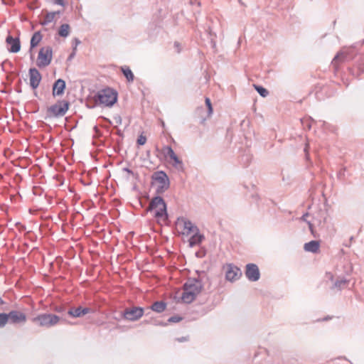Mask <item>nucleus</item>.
Returning a JSON list of instances; mask_svg holds the SVG:
<instances>
[{"instance_id":"obj_1","label":"nucleus","mask_w":364,"mask_h":364,"mask_svg":"<svg viewBox=\"0 0 364 364\" xmlns=\"http://www.w3.org/2000/svg\"><path fill=\"white\" fill-rule=\"evenodd\" d=\"M198 274L197 278H188L183 285V292L181 297L183 302L191 304L197 295L199 294L203 289V279L207 277V274L204 271L196 272Z\"/></svg>"},{"instance_id":"obj_2","label":"nucleus","mask_w":364,"mask_h":364,"mask_svg":"<svg viewBox=\"0 0 364 364\" xmlns=\"http://www.w3.org/2000/svg\"><path fill=\"white\" fill-rule=\"evenodd\" d=\"M156 210L154 217L156 218H163L164 221H166L168 218L167 213V206L165 200L160 195L154 196L149 203L146 211L151 212Z\"/></svg>"},{"instance_id":"obj_3","label":"nucleus","mask_w":364,"mask_h":364,"mask_svg":"<svg viewBox=\"0 0 364 364\" xmlns=\"http://www.w3.org/2000/svg\"><path fill=\"white\" fill-rule=\"evenodd\" d=\"M117 92L110 87L102 89L97 92L94 99L97 104L112 107L117 101Z\"/></svg>"},{"instance_id":"obj_4","label":"nucleus","mask_w":364,"mask_h":364,"mask_svg":"<svg viewBox=\"0 0 364 364\" xmlns=\"http://www.w3.org/2000/svg\"><path fill=\"white\" fill-rule=\"evenodd\" d=\"M152 183L155 182L158 184L156 189L157 195L163 194L170 187V180L167 174L163 171L154 172L151 176Z\"/></svg>"},{"instance_id":"obj_5","label":"nucleus","mask_w":364,"mask_h":364,"mask_svg":"<svg viewBox=\"0 0 364 364\" xmlns=\"http://www.w3.org/2000/svg\"><path fill=\"white\" fill-rule=\"evenodd\" d=\"M60 320L62 319L58 316L53 314H41L31 319L33 323L45 328H50Z\"/></svg>"},{"instance_id":"obj_6","label":"nucleus","mask_w":364,"mask_h":364,"mask_svg":"<svg viewBox=\"0 0 364 364\" xmlns=\"http://www.w3.org/2000/svg\"><path fill=\"white\" fill-rule=\"evenodd\" d=\"M70 107V102L67 100H58L55 104L48 107L46 117H60L64 116Z\"/></svg>"},{"instance_id":"obj_7","label":"nucleus","mask_w":364,"mask_h":364,"mask_svg":"<svg viewBox=\"0 0 364 364\" xmlns=\"http://www.w3.org/2000/svg\"><path fill=\"white\" fill-rule=\"evenodd\" d=\"M53 58V49L50 46L43 47L40 49L36 65L38 68L49 65Z\"/></svg>"},{"instance_id":"obj_8","label":"nucleus","mask_w":364,"mask_h":364,"mask_svg":"<svg viewBox=\"0 0 364 364\" xmlns=\"http://www.w3.org/2000/svg\"><path fill=\"white\" fill-rule=\"evenodd\" d=\"M355 56L353 47L343 48L333 58L332 64L336 67L338 63L351 60Z\"/></svg>"},{"instance_id":"obj_9","label":"nucleus","mask_w":364,"mask_h":364,"mask_svg":"<svg viewBox=\"0 0 364 364\" xmlns=\"http://www.w3.org/2000/svg\"><path fill=\"white\" fill-rule=\"evenodd\" d=\"M144 313V310L142 307L132 306L130 308H126L122 313V318L130 321H136L141 318Z\"/></svg>"},{"instance_id":"obj_10","label":"nucleus","mask_w":364,"mask_h":364,"mask_svg":"<svg viewBox=\"0 0 364 364\" xmlns=\"http://www.w3.org/2000/svg\"><path fill=\"white\" fill-rule=\"evenodd\" d=\"M164 154L166 157L168 156L173 161V166L178 171H183V164L182 161L176 156L173 149L166 146L164 148Z\"/></svg>"},{"instance_id":"obj_11","label":"nucleus","mask_w":364,"mask_h":364,"mask_svg":"<svg viewBox=\"0 0 364 364\" xmlns=\"http://www.w3.org/2000/svg\"><path fill=\"white\" fill-rule=\"evenodd\" d=\"M245 276L251 282H257L259 279L260 272L257 264L249 263L245 267Z\"/></svg>"},{"instance_id":"obj_12","label":"nucleus","mask_w":364,"mask_h":364,"mask_svg":"<svg viewBox=\"0 0 364 364\" xmlns=\"http://www.w3.org/2000/svg\"><path fill=\"white\" fill-rule=\"evenodd\" d=\"M241 276L242 272L239 267L232 264L228 265L225 273V277L227 280L233 282L238 279Z\"/></svg>"},{"instance_id":"obj_13","label":"nucleus","mask_w":364,"mask_h":364,"mask_svg":"<svg viewBox=\"0 0 364 364\" xmlns=\"http://www.w3.org/2000/svg\"><path fill=\"white\" fill-rule=\"evenodd\" d=\"M9 323L11 324L25 323L27 318L26 315L18 311H11L9 314Z\"/></svg>"},{"instance_id":"obj_14","label":"nucleus","mask_w":364,"mask_h":364,"mask_svg":"<svg viewBox=\"0 0 364 364\" xmlns=\"http://www.w3.org/2000/svg\"><path fill=\"white\" fill-rule=\"evenodd\" d=\"M30 86L33 90L36 89L41 82L42 79L41 75L38 69L36 68H31L28 70Z\"/></svg>"},{"instance_id":"obj_15","label":"nucleus","mask_w":364,"mask_h":364,"mask_svg":"<svg viewBox=\"0 0 364 364\" xmlns=\"http://www.w3.org/2000/svg\"><path fill=\"white\" fill-rule=\"evenodd\" d=\"M92 312H93V310L90 308L78 306L77 308L70 307L68 310L67 314L73 318H80L87 314L92 313Z\"/></svg>"},{"instance_id":"obj_16","label":"nucleus","mask_w":364,"mask_h":364,"mask_svg":"<svg viewBox=\"0 0 364 364\" xmlns=\"http://www.w3.org/2000/svg\"><path fill=\"white\" fill-rule=\"evenodd\" d=\"M6 43L10 46L8 50L10 53H18L21 50V42L19 38H14L11 35H8L6 38Z\"/></svg>"},{"instance_id":"obj_17","label":"nucleus","mask_w":364,"mask_h":364,"mask_svg":"<svg viewBox=\"0 0 364 364\" xmlns=\"http://www.w3.org/2000/svg\"><path fill=\"white\" fill-rule=\"evenodd\" d=\"M66 84L65 80L63 79L57 80L53 85V95L55 96H61L65 90Z\"/></svg>"},{"instance_id":"obj_18","label":"nucleus","mask_w":364,"mask_h":364,"mask_svg":"<svg viewBox=\"0 0 364 364\" xmlns=\"http://www.w3.org/2000/svg\"><path fill=\"white\" fill-rule=\"evenodd\" d=\"M42 40V35L40 31L35 32L30 41L29 53H31V58H33L32 50L36 48Z\"/></svg>"},{"instance_id":"obj_19","label":"nucleus","mask_w":364,"mask_h":364,"mask_svg":"<svg viewBox=\"0 0 364 364\" xmlns=\"http://www.w3.org/2000/svg\"><path fill=\"white\" fill-rule=\"evenodd\" d=\"M178 220H181L183 223V229L186 230V233L188 235L191 232H196L199 231V229L197 226L194 225L191 220H188L184 218H178Z\"/></svg>"},{"instance_id":"obj_20","label":"nucleus","mask_w":364,"mask_h":364,"mask_svg":"<svg viewBox=\"0 0 364 364\" xmlns=\"http://www.w3.org/2000/svg\"><path fill=\"white\" fill-rule=\"evenodd\" d=\"M204 239V235L200 234L199 231H197L194 232L193 235L189 239V246L193 247L196 245H200Z\"/></svg>"},{"instance_id":"obj_21","label":"nucleus","mask_w":364,"mask_h":364,"mask_svg":"<svg viewBox=\"0 0 364 364\" xmlns=\"http://www.w3.org/2000/svg\"><path fill=\"white\" fill-rule=\"evenodd\" d=\"M319 242L317 240H311L304 244V249L306 252L316 253L319 249Z\"/></svg>"},{"instance_id":"obj_22","label":"nucleus","mask_w":364,"mask_h":364,"mask_svg":"<svg viewBox=\"0 0 364 364\" xmlns=\"http://www.w3.org/2000/svg\"><path fill=\"white\" fill-rule=\"evenodd\" d=\"M166 307V304L162 301H158L153 303L151 306V309L157 313L163 312Z\"/></svg>"},{"instance_id":"obj_23","label":"nucleus","mask_w":364,"mask_h":364,"mask_svg":"<svg viewBox=\"0 0 364 364\" xmlns=\"http://www.w3.org/2000/svg\"><path fill=\"white\" fill-rule=\"evenodd\" d=\"M121 70L128 82H132L134 80V74L129 67H122Z\"/></svg>"},{"instance_id":"obj_24","label":"nucleus","mask_w":364,"mask_h":364,"mask_svg":"<svg viewBox=\"0 0 364 364\" xmlns=\"http://www.w3.org/2000/svg\"><path fill=\"white\" fill-rule=\"evenodd\" d=\"M70 26L68 23L62 24L58 31V35L65 38L69 35Z\"/></svg>"},{"instance_id":"obj_25","label":"nucleus","mask_w":364,"mask_h":364,"mask_svg":"<svg viewBox=\"0 0 364 364\" xmlns=\"http://www.w3.org/2000/svg\"><path fill=\"white\" fill-rule=\"evenodd\" d=\"M55 16V13L48 12L45 16L44 21L41 23L42 26L47 25L48 23L52 22Z\"/></svg>"},{"instance_id":"obj_26","label":"nucleus","mask_w":364,"mask_h":364,"mask_svg":"<svg viewBox=\"0 0 364 364\" xmlns=\"http://www.w3.org/2000/svg\"><path fill=\"white\" fill-rule=\"evenodd\" d=\"M255 89L260 95V96L265 97L269 95L268 90L261 85H254Z\"/></svg>"},{"instance_id":"obj_27","label":"nucleus","mask_w":364,"mask_h":364,"mask_svg":"<svg viewBox=\"0 0 364 364\" xmlns=\"http://www.w3.org/2000/svg\"><path fill=\"white\" fill-rule=\"evenodd\" d=\"M348 282V281L346 279H338L335 282L333 287L341 289L347 284Z\"/></svg>"},{"instance_id":"obj_28","label":"nucleus","mask_w":364,"mask_h":364,"mask_svg":"<svg viewBox=\"0 0 364 364\" xmlns=\"http://www.w3.org/2000/svg\"><path fill=\"white\" fill-rule=\"evenodd\" d=\"M7 322H9V314L6 313L0 314V328L5 326Z\"/></svg>"},{"instance_id":"obj_29","label":"nucleus","mask_w":364,"mask_h":364,"mask_svg":"<svg viewBox=\"0 0 364 364\" xmlns=\"http://www.w3.org/2000/svg\"><path fill=\"white\" fill-rule=\"evenodd\" d=\"M53 310L59 314H64L67 313V308L65 305L60 304V305H56L53 308Z\"/></svg>"},{"instance_id":"obj_30","label":"nucleus","mask_w":364,"mask_h":364,"mask_svg":"<svg viewBox=\"0 0 364 364\" xmlns=\"http://www.w3.org/2000/svg\"><path fill=\"white\" fill-rule=\"evenodd\" d=\"M206 255V250L205 247H201L198 251L196 252V256L198 258H203Z\"/></svg>"},{"instance_id":"obj_31","label":"nucleus","mask_w":364,"mask_h":364,"mask_svg":"<svg viewBox=\"0 0 364 364\" xmlns=\"http://www.w3.org/2000/svg\"><path fill=\"white\" fill-rule=\"evenodd\" d=\"M205 102V105L208 107V115H210L213 113V107H212L210 100L208 97H206Z\"/></svg>"},{"instance_id":"obj_32","label":"nucleus","mask_w":364,"mask_h":364,"mask_svg":"<svg viewBox=\"0 0 364 364\" xmlns=\"http://www.w3.org/2000/svg\"><path fill=\"white\" fill-rule=\"evenodd\" d=\"M182 319H183V318L181 316L175 315V316H171L168 319V322H169V323H177V322L181 321Z\"/></svg>"},{"instance_id":"obj_33","label":"nucleus","mask_w":364,"mask_h":364,"mask_svg":"<svg viewBox=\"0 0 364 364\" xmlns=\"http://www.w3.org/2000/svg\"><path fill=\"white\" fill-rule=\"evenodd\" d=\"M146 141V137L145 136H144L143 134H141L138 139H137V141H136V143L138 145H144L145 144Z\"/></svg>"},{"instance_id":"obj_34","label":"nucleus","mask_w":364,"mask_h":364,"mask_svg":"<svg viewBox=\"0 0 364 364\" xmlns=\"http://www.w3.org/2000/svg\"><path fill=\"white\" fill-rule=\"evenodd\" d=\"M43 193V189L40 187L34 186L33 188V193L35 196H41Z\"/></svg>"},{"instance_id":"obj_35","label":"nucleus","mask_w":364,"mask_h":364,"mask_svg":"<svg viewBox=\"0 0 364 364\" xmlns=\"http://www.w3.org/2000/svg\"><path fill=\"white\" fill-rule=\"evenodd\" d=\"M114 119L115 122L117 124H122V117L119 115L114 116Z\"/></svg>"},{"instance_id":"obj_36","label":"nucleus","mask_w":364,"mask_h":364,"mask_svg":"<svg viewBox=\"0 0 364 364\" xmlns=\"http://www.w3.org/2000/svg\"><path fill=\"white\" fill-rule=\"evenodd\" d=\"M345 171H346V168H341V169L339 171L338 173V176L339 178H342V177H343V176H344V174H345Z\"/></svg>"},{"instance_id":"obj_37","label":"nucleus","mask_w":364,"mask_h":364,"mask_svg":"<svg viewBox=\"0 0 364 364\" xmlns=\"http://www.w3.org/2000/svg\"><path fill=\"white\" fill-rule=\"evenodd\" d=\"M75 48H73V52L69 55L68 58V60H70L71 59H73L74 58V56L75 55Z\"/></svg>"},{"instance_id":"obj_38","label":"nucleus","mask_w":364,"mask_h":364,"mask_svg":"<svg viewBox=\"0 0 364 364\" xmlns=\"http://www.w3.org/2000/svg\"><path fill=\"white\" fill-rule=\"evenodd\" d=\"M54 3L63 6L65 5L64 0H54Z\"/></svg>"},{"instance_id":"obj_39","label":"nucleus","mask_w":364,"mask_h":364,"mask_svg":"<svg viewBox=\"0 0 364 364\" xmlns=\"http://www.w3.org/2000/svg\"><path fill=\"white\" fill-rule=\"evenodd\" d=\"M123 171H124L127 172L129 174H131V175H132V176H134V175H135V174H134V173L131 169H129V168H127V167L124 168H123Z\"/></svg>"},{"instance_id":"obj_40","label":"nucleus","mask_w":364,"mask_h":364,"mask_svg":"<svg viewBox=\"0 0 364 364\" xmlns=\"http://www.w3.org/2000/svg\"><path fill=\"white\" fill-rule=\"evenodd\" d=\"M306 223H307V224H308V225H309V230H310L312 234H314V227H313V224H312L311 222H309V221H306Z\"/></svg>"},{"instance_id":"obj_41","label":"nucleus","mask_w":364,"mask_h":364,"mask_svg":"<svg viewBox=\"0 0 364 364\" xmlns=\"http://www.w3.org/2000/svg\"><path fill=\"white\" fill-rule=\"evenodd\" d=\"M320 214H321V217L323 219V223H324L326 220V213L325 212L321 210Z\"/></svg>"},{"instance_id":"obj_42","label":"nucleus","mask_w":364,"mask_h":364,"mask_svg":"<svg viewBox=\"0 0 364 364\" xmlns=\"http://www.w3.org/2000/svg\"><path fill=\"white\" fill-rule=\"evenodd\" d=\"M74 41L75 43V46L74 48H76L77 46L79 45L81 42L78 38H76L74 39Z\"/></svg>"},{"instance_id":"obj_43","label":"nucleus","mask_w":364,"mask_h":364,"mask_svg":"<svg viewBox=\"0 0 364 364\" xmlns=\"http://www.w3.org/2000/svg\"><path fill=\"white\" fill-rule=\"evenodd\" d=\"M308 216H309V213H308L304 214L302 215V217H301V220L306 222L307 220H306V218L308 217Z\"/></svg>"},{"instance_id":"obj_44","label":"nucleus","mask_w":364,"mask_h":364,"mask_svg":"<svg viewBox=\"0 0 364 364\" xmlns=\"http://www.w3.org/2000/svg\"><path fill=\"white\" fill-rule=\"evenodd\" d=\"M117 135H119L120 136H123L122 132L120 129H117Z\"/></svg>"},{"instance_id":"obj_45","label":"nucleus","mask_w":364,"mask_h":364,"mask_svg":"<svg viewBox=\"0 0 364 364\" xmlns=\"http://www.w3.org/2000/svg\"><path fill=\"white\" fill-rule=\"evenodd\" d=\"M329 319H331V317H329V316H326V317H324L323 318H322V319H321V321H328V320H329Z\"/></svg>"},{"instance_id":"obj_46","label":"nucleus","mask_w":364,"mask_h":364,"mask_svg":"<svg viewBox=\"0 0 364 364\" xmlns=\"http://www.w3.org/2000/svg\"><path fill=\"white\" fill-rule=\"evenodd\" d=\"M305 126H306L309 129H311V124L309 122H307V124Z\"/></svg>"},{"instance_id":"obj_47","label":"nucleus","mask_w":364,"mask_h":364,"mask_svg":"<svg viewBox=\"0 0 364 364\" xmlns=\"http://www.w3.org/2000/svg\"><path fill=\"white\" fill-rule=\"evenodd\" d=\"M94 129H95V132L96 133H97V132H99V129H98V128H97L96 126H95V127H94Z\"/></svg>"},{"instance_id":"obj_48","label":"nucleus","mask_w":364,"mask_h":364,"mask_svg":"<svg viewBox=\"0 0 364 364\" xmlns=\"http://www.w3.org/2000/svg\"><path fill=\"white\" fill-rule=\"evenodd\" d=\"M179 341H186V338L184 337H182L181 338H178V339Z\"/></svg>"},{"instance_id":"obj_49","label":"nucleus","mask_w":364,"mask_h":364,"mask_svg":"<svg viewBox=\"0 0 364 364\" xmlns=\"http://www.w3.org/2000/svg\"><path fill=\"white\" fill-rule=\"evenodd\" d=\"M52 13H55V15H57V14H60V11H53Z\"/></svg>"},{"instance_id":"obj_50","label":"nucleus","mask_w":364,"mask_h":364,"mask_svg":"<svg viewBox=\"0 0 364 364\" xmlns=\"http://www.w3.org/2000/svg\"><path fill=\"white\" fill-rule=\"evenodd\" d=\"M246 158H247V161H249V159H250V156H248V155H247V156H246Z\"/></svg>"},{"instance_id":"obj_51","label":"nucleus","mask_w":364,"mask_h":364,"mask_svg":"<svg viewBox=\"0 0 364 364\" xmlns=\"http://www.w3.org/2000/svg\"><path fill=\"white\" fill-rule=\"evenodd\" d=\"M175 46H179V43H177V42H175Z\"/></svg>"},{"instance_id":"obj_52","label":"nucleus","mask_w":364,"mask_h":364,"mask_svg":"<svg viewBox=\"0 0 364 364\" xmlns=\"http://www.w3.org/2000/svg\"><path fill=\"white\" fill-rule=\"evenodd\" d=\"M159 324L161 325V326H164V325L163 323H160Z\"/></svg>"},{"instance_id":"obj_53","label":"nucleus","mask_w":364,"mask_h":364,"mask_svg":"<svg viewBox=\"0 0 364 364\" xmlns=\"http://www.w3.org/2000/svg\"><path fill=\"white\" fill-rule=\"evenodd\" d=\"M106 119L107 121H108V122H109V123H111V121H109V119Z\"/></svg>"},{"instance_id":"obj_54","label":"nucleus","mask_w":364,"mask_h":364,"mask_svg":"<svg viewBox=\"0 0 364 364\" xmlns=\"http://www.w3.org/2000/svg\"><path fill=\"white\" fill-rule=\"evenodd\" d=\"M321 220H319L318 225H321Z\"/></svg>"},{"instance_id":"obj_55","label":"nucleus","mask_w":364,"mask_h":364,"mask_svg":"<svg viewBox=\"0 0 364 364\" xmlns=\"http://www.w3.org/2000/svg\"><path fill=\"white\" fill-rule=\"evenodd\" d=\"M350 240L352 241L353 240V237H351Z\"/></svg>"}]
</instances>
